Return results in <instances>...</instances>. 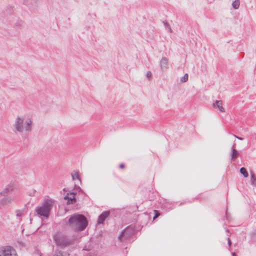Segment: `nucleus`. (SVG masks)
Instances as JSON below:
<instances>
[{"instance_id": "obj_1", "label": "nucleus", "mask_w": 256, "mask_h": 256, "mask_svg": "<svg viewBox=\"0 0 256 256\" xmlns=\"http://www.w3.org/2000/svg\"><path fill=\"white\" fill-rule=\"evenodd\" d=\"M33 126L31 118H26L24 116H18L14 120L12 126L15 133L21 134H28L32 130Z\"/></svg>"}, {"instance_id": "obj_2", "label": "nucleus", "mask_w": 256, "mask_h": 256, "mask_svg": "<svg viewBox=\"0 0 256 256\" xmlns=\"http://www.w3.org/2000/svg\"><path fill=\"white\" fill-rule=\"evenodd\" d=\"M88 224L87 219L84 215L74 214L69 218L67 224L74 230L81 232L86 228Z\"/></svg>"}, {"instance_id": "obj_3", "label": "nucleus", "mask_w": 256, "mask_h": 256, "mask_svg": "<svg viewBox=\"0 0 256 256\" xmlns=\"http://www.w3.org/2000/svg\"><path fill=\"white\" fill-rule=\"evenodd\" d=\"M54 240L56 244L60 248H64L74 244V239L68 238L64 235L56 234L54 236Z\"/></svg>"}, {"instance_id": "obj_4", "label": "nucleus", "mask_w": 256, "mask_h": 256, "mask_svg": "<svg viewBox=\"0 0 256 256\" xmlns=\"http://www.w3.org/2000/svg\"><path fill=\"white\" fill-rule=\"evenodd\" d=\"M52 206V200H47L44 202L41 206L36 208V212L40 216H43L46 218H48Z\"/></svg>"}, {"instance_id": "obj_5", "label": "nucleus", "mask_w": 256, "mask_h": 256, "mask_svg": "<svg viewBox=\"0 0 256 256\" xmlns=\"http://www.w3.org/2000/svg\"><path fill=\"white\" fill-rule=\"evenodd\" d=\"M18 194L16 192H14L12 196L6 195L0 200V206H6L10 205L14 202Z\"/></svg>"}, {"instance_id": "obj_6", "label": "nucleus", "mask_w": 256, "mask_h": 256, "mask_svg": "<svg viewBox=\"0 0 256 256\" xmlns=\"http://www.w3.org/2000/svg\"><path fill=\"white\" fill-rule=\"evenodd\" d=\"M0 256H17L16 250L10 246L0 247Z\"/></svg>"}, {"instance_id": "obj_7", "label": "nucleus", "mask_w": 256, "mask_h": 256, "mask_svg": "<svg viewBox=\"0 0 256 256\" xmlns=\"http://www.w3.org/2000/svg\"><path fill=\"white\" fill-rule=\"evenodd\" d=\"M134 230L132 228L127 227L126 228L120 235L118 236V239L120 241L128 239L134 234Z\"/></svg>"}, {"instance_id": "obj_8", "label": "nucleus", "mask_w": 256, "mask_h": 256, "mask_svg": "<svg viewBox=\"0 0 256 256\" xmlns=\"http://www.w3.org/2000/svg\"><path fill=\"white\" fill-rule=\"evenodd\" d=\"M16 189V185L14 183H10L6 186L4 189L0 192L2 196H6L13 192Z\"/></svg>"}, {"instance_id": "obj_9", "label": "nucleus", "mask_w": 256, "mask_h": 256, "mask_svg": "<svg viewBox=\"0 0 256 256\" xmlns=\"http://www.w3.org/2000/svg\"><path fill=\"white\" fill-rule=\"evenodd\" d=\"M160 69L162 70H166L168 68V59L166 57H162L160 61Z\"/></svg>"}, {"instance_id": "obj_10", "label": "nucleus", "mask_w": 256, "mask_h": 256, "mask_svg": "<svg viewBox=\"0 0 256 256\" xmlns=\"http://www.w3.org/2000/svg\"><path fill=\"white\" fill-rule=\"evenodd\" d=\"M110 212L109 211H104L98 216V224H102L105 220L106 218L109 216Z\"/></svg>"}, {"instance_id": "obj_11", "label": "nucleus", "mask_w": 256, "mask_h": 256, "mask_svg": "<svg viewBox=\"0 0 256 256\" xmlns=\"http://www.w3.org/2000/svg\"><path fill=\"white\" fill-rule=\"evenodd\" d=\"M75 194L74 192L70 193V194H68L64 198L65 200H68L67 202L68 204H72L76 202V198L74 196Z\"/></svg>"}, {"instance_id": "obj_12", "label": "nucleus", "mask_w": 256, "mask_h": 256, "mask_svg": "<svg viewBox=\"0 0 256 256\" xmlns=\"http://www.w3.org/2000/svg\"><path fill=\"white\" fill-rule=\"evenodd\" d=\"M214 108H218L221 112H224V108L222 107V100H216L212 104Z\"/></svg>"}, {"instance_id": "obj_13", "label": "nucleus", "mask_w": 256, "mask_h": 256, "mask_svg": "<svg viewBox=\"0 0 256 256\" xmlns=\"http://www.w3.org/2000/svg\"><path fill=\"white\" fill-rule=\"evenodd\" d=\"M70 254L66 252H62L60 250H56L54 256H69Z\"/></svg>"}, {"instance_id": "obj_14", "label": "nucleus", "mask_w": 256, "mask_h": 256, "mask_svg": "<svg viewBox=\"0 0 256 256\" xmlns=\"http://www.w3.org/2000/svg\"><path fill=\"white\" fill-rule=\"evenodd\" d=\"M71 176H72V180H78L80 182H81L80 176L78 175V172L76 171H74L72 172Z\"/></svg>"}, {"instance_id": "obj_15", "label": "nucleus", "mask_w": 256, "mask_h": 256, "mask_svg": "<svg viewBox=\"0 0 256 256\" xmlns=\"http://www.w3.org/2000/svg\"><path fill=\"white\" fill-rule=\"evenodd\" d=\"M234 144L232 148V152L231 154V158L232 159H236L239 155V152L234 148Z\"/></svg>"}, {"instance_id": "obj_16", "label": "nucleus", "mask_w": 256, "mask_h": 256, "mask_svg": "<svg viewBox=\"0 0 256 256\" xmlns=\"http://www.w3.org/2000/svg\"><path fill=\"white\" fill-rule=\"evenodd\" d=\"M240 0H235L232 4L233 8L235 10L238 9L240 6Z\"/></svg>"}, {"instance_id": "obj_17", "label": "nucleus", "mask_w": 256, "mask_h": 256, "mask_svg": "<svg viewBox=\"0 0 256 256\" xmlns=\"http://www.w3.org/2000/svg\"><path fill=\"white\" fill-rule=\"evenodd\" d=\"M240 172L244 176V178H247L248 176V172H247L246 169L244 167L240 168Z\"/></svg>"}, {"instance_id": "obj_18", "label": "nucleus", "mask_w": 256, "mask_h": 256, "mask_svg": "<svg viewBox=\"0 0 256 256\" xmlns=\"http://www.w3.org/2000/svg\"><path fill=\"white\" fill-rule=\"evenodd\" d=\"M250 177H251V182H252V184H255V182H256V176H255V175H254V173H251Z\"/></svg>"}, {"instance_id": "obj_19", "label": "nucleus", "mask_w": 256, "mask_h": 256, "mask_svg": "<svg viewBox=\"0 0 256 256\" xmlns=\"http://www.w3.org/2000/svg\"><path fill=\"white\" fill-rule=\"evenodd\" d=\"M188 80V74H186L184 76H182L181 79L180 81L182 82H186Z\"/></svg>"}, {"instance_id": "obj_20", "label": "nucleus", "mask_w": 256, "mask_h": 256, "mask_svg": "<svg viewBox=\"0 0 256 256\" xmlns=\"http://www.w3.org/2000/svg\"><path fill=\"white\" fill-rule=\"evenodd\" d=\"M16 212V216L18 217H20L23 213V212L22 210H18Z\"/></svg>"}, {"instance_id": "obj_21", "label": "nucleus", "mask_w": 256, "mask_h": 256, "mask_svg": "<svg viewBox=\"0 0 256 256\" xmlns=\"http://www.w3.org/2000/svg\"><path fill=\"white\" fill-rule=\"evenodd\" d=\"M164 25H165L166 27L168 28L169 32H172V30H171V28H170V26L168 24V22H165L164 23Z\"/></svg>"}, {"instance_id": "obj_22", "label": "nucleus", "mask_w": 256, "mask_h": 256, "mask_svg": "<svg viewBox=\"0 0 256 256\" xmlns=\"http://www.w3.org/2000/svg\"><path fill=\"white\" fill-rule=\"evenodd\" d=\"M152 72H150V71H148L146 73V76L149 79L151 78L152 77Z\"/></svg>"}, {"instance_id": "obj_23", "label": "nucleus", "mask_w": 256, "mask_h": 256, "mask_svg": "<svg viewBox=\"0 0 256 256\" xmlns=\"http://www.w3.org/2000/svg\"><path fill=\"white\" fill-rule=\"evenodd\" d=\"M24 2L25 4L29 5V4H29L28 0H24Z\"/></svg>"}, {"instance_id": "obj_24", "label": "nucleus", "mask_w": 256, "mask_h": 256, "mask_svg": "<svg viewBox=\"0 0 256 256\" xmlns=\"http://www.w3.org/2000/svg\"><path fill=\"white\" fill-rule=\"evenodd\" d=\"M228 244L229 246H230L232 244V242H231V241H230V238H228Z\"/></svg>"}, {"instance_id": "obj_25", "label": "nucleus", "mask_w": 256, "mask_h": 256, "mask_svg": "<svg viewBox=\"0 0 256 256\" xmlns=\"http://www.w3.org/2000/svg\"><path fill=\"white\" fill-rule=\"evenodd\" d=\"M234 136H235L236 138H238V140H243V138H240V137L238 136H236V135H234Z\"/></svg>"}, {"instance_id": "obj_26", "label": "nucleus", "mask_w": 256, "mask_h": 256, "mask_svg": "<svg viewBox=\"0 0 256 256\" xmlns=\"http://www.w3.org/2000/svg\"><path fill=\"white\" fill-rule=\"evenodd\" d=\"M124 167V165L123 164H122L120 165V168H123Z\"/></svg>"}, {"instance_id": "obj_27", "label": "nucleus", "mask_w": 256, "mask_h": 256, "mask_svg": "<svg viewBox=\"0 0 256 256\" xmlns=\"http://www.w3.org/2000/svg\"><path fill=\"white\" fill-rule=\"evenodd\" d=\"M232 256H236V253H234V252H233V253L232 254Z\"/></svg>"}, {"instance_id": "obj_28", "label": "nucleus", "mask_w": 256, "mask_h": 256, "mask_svg": "<svg viewBox=\"0 0 256 256\" xmlns=\"http://www.w3.org/2000/svg\"><path fill=\"white\" fill-rule=\"evenodd\" d=\"M157 216L156 214V216L154 217V219L156 218Z\"/></svg>"}]
</instances>
